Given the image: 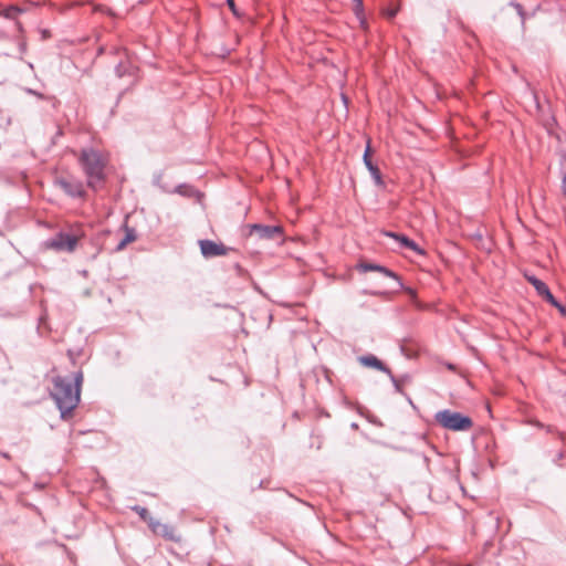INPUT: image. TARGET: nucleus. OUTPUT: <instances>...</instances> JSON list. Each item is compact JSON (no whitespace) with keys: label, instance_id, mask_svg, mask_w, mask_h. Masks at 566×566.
<instances>
[{"label":"nucleus","instance_id":"obj_1","mask_svg":"<svg viewBox=\"0 0 566 566\" xmlns=\"http://www.w3.org/2000/svg\"><path fill=\"white\" fill-rule=\"evenodd\" d=\"M52 382L51 396L61 412V418L66 420L80 403L83 373L77 371L71 376H55Z\"/></svg>","mask_w":566,"mask_h":566},{"label":"nucleus","instance_id":"obj_2","mask_svg":"<svg viewBox=\"0 0 566 566\" xmlns=\"http://www.w3.org/2000/svg\"><path fill=\"white\" fill-rule=\"evenodd\" d=\"M77 160L86 177L87 187L94 191L101 189L106 180L107 156L90 147L81 150Z\"/></svg>","mask_w":566,"mask_h":566},{"label":"nucleus","instance_id":"obj_3","mask_svg":"<svg viewBox=\"0 0 566 566\" xmlns=\"http://www.w3.org/2000/svg\"><path fill=\"white\" fill-rule=\"evenodd\" d=\"M434 420L442 428L451 431H468L473 427L470 417L450 409L440 410L434 415Z\"/></svg>","mask_w":566,"mask_h":566},{"label":"nucleus","instance_id":"obj_4","mask_svg":"<svg viewBox=\"0 0 566 566\" xmlns=\"http://www.w3.org/2000/svg\"><path fill=\"white\" fill-rule=\"evenodd\" d=\"M54 185L73 199H85L86 197L83 181L74 177H57L54 180Z\"/></svg>","mask_w":566,"mask_h":566},{"label":"nucleus","instance_id":"obj_5","mask_svg":"<svg viewBox=\"0 0 566 566\" xmlns=\"http://www.w3.org/2000/svg\"><path fill=\"white\" fill-rule=\"evenodd\" d=\"M80 237L66 232H59L46 242V247L55 251L73 252L76 249Z\"/></svg>","mask_w":566,"mask_h":566},{"label":"nucleus","instance_id":"obj_6","mask_svg":"<svg viewBox=\"0 0 566 566\" xmlns=\"http://www.w3.org/2000/svg\"><path fill=\"white\" fill-rule=\"evenodd\" d=\"M249 234L252 235L255 233L260 239L265 240H274L276 238H282L284 234L283 227L281 226H268L254 223L249 226Z\"/></svg>","mask_w":566,"mask_h":566},{"label":"nucleus","instance_id":"obj_7","mask_svg":"<svg viewBox=\"0 0 566 566\" xmlns=\"http://www.w3.org/2000/svg\"><path fill=\"white\" fill-rule=\"evenodd\" d=\"M200 250L203 256L206 258H213V256H221L228 254L230 251H232V248L226 247L222 243H217L211 240H201L199 242Z\"/></svg>","mask_w":566,"mask_h":566},{"label":"nucleus","instance_id":"obj_8","mask_svg":"<svg viewBox=\"0 0 566 566\" xmlns=\"http://www.w3.org/2000/svg\"><path fill=\"white\" fill-rule=\"evenodd\" d=\"M527 281L534 286L537 294L541 295L545 301L559 308L562 312H565V308L554 297L546 283L535 276H527Z\"/></svg>","mask_w":566,"mask_h":566},{"label":"nucleus","instance_id":"obj_9","mask_svg":"<svg viewBox=\"0 0 566 566\" xmlns=\"http://www.w3.org/2000/svg\"><path fill=\"white\" fill-rule=\"evenodd\" d=\"M357 268L360 272H373V271L379 272L387 277H391V279L396 280L399 289H402V286H403L402 282L400 281V277L394 271H391L390 269H388L386 266H382V265H379L376 263H370V262H360Z\"/></svg>","mask_w":566,"mask_h":566},{"label":"nucleus","instance_id":"obj_10","mask_svg":"<svg viewBox=\"0 0 566 566\" xmlns=\"http://www.w3.org/2000/svg\"><path fill=\"white\" fill-rule=\"evenodd\" d=\"M358 361L364 366L368 368H375L379 371H382L387 374L392 380H395V377L391 373V370L375 355H364L358 357Z\"/></svg>","mask_w":566,"mask_h":566},{"label":"nucleus","instance_id":"obj_11","mask_svg":"<svg viewBox=\"0 0 566 566\" xmlns=\"http://www.w3.org/2000/svg\"><path fill=\"white\" fill-rule=\"evenodd\" d=\"M384 234L399 241L402 248L412 250V251L417 252L418 254L424 253V251L422 249H420L419 245L413 240L409 239L408 237H406L403 234L395 233L391 231H386V232H384Z\"/></svg>","mask_w":566,"mask_h":566},{"label":"nucleus","instance_id":"obj_12","mask_svg":"<svg viewBox=\"0 0 566 566\" xmlns=\"http://www.w3.org/2000/svg\"><path fill=\"white\" fill-rule=\"evenodd\" d=\"M364 164L367 167V169L369 170V172H370L371 177L374 178L376 185L381 186L384 184L382 182L381 172H380L379 168L376 165H374V163L370 159V146H369V144L367 145L366 150L364 153Z\"/></svg>","mask_w":566,"mask_h":566},{"label":"nucleus","instance_id":"obj_13","mask_svg":"<svg viewBox=\"0 0 566 566\" xmlns=\"http://www.w3.org/2000/svg\"><path fill=\"white\" fill-rule=\"evenodd\" d=\"M126 233L125 237L117 243L115 251H122L124 250L127 244L134 242L136 240V233L135 230L128 227H125Z\"/></svg>","mask_w":566,"mask_h":566},{"label":"nucleus","instance_id":"obj_14","mask_svg":"<svg viewBox=\"0 0 566 566\" xmlns=\"http://www.w3.org/2000/svg\"><path fill=\"white\" fill-rule=\"evenodd\" d=\"M22 12H24V9L18 7V6H9L7 8H4L0 14L7 19H11V20H15L19 14H21Z\"/></svg>","mask_w":566,"mask_h":566},{"label":"nucleus","instance_id":"obj_15","mask_svg":"<svg viewBox=\"0 0 566 566\" xmlns=\"http://www.w3.org/2000/svg\"><path fill=\"white\" fill-rule=\"evenodd\" d=\"M175 192L184 197L190 198L197 193V190L189 185L182 184L175 188Z\"/></svg>","mask_w":566,"mask_h":566},{"label":"nucleus","instance_id":"obj_16","mask_svg":"<svg viewBox=\"0 0 566 566\" xmlns=\"http://www.w3.org/2000/svg\"><path fill=\"white\" fill-rule=\"evenodd\" d=\"M355 1V13L357 15V18L360 20V24L363 28L366 27V21L363 17V0H354Z\"/></svg>","mask_w":566,"mask_h":566},{"label":"nucleus","instance_id":"obj_17","mask_svg":"<svg viewBox=\"0 0 566 566\" xmlns=\"http://www.w3.org/2000/svg\"><path fill=\"white\" fill-rule=\"evenodd\" d=\"M174 533H175V531L171 526H169L167 524H163L158 534L163 535L164 537H166L168 539H175Z\"/></svg>","mask_w":566,"mask_h":566},{"label":"nucleus","instance_id":"obj_18","mask_svg":"<svg viewBox=\"0 0 566 566\" xmlns=\"http://www.w3.org/2000/svg\"><path fill=\"white\" fill-rule=\"evenodd\" d=\"M132 510L136 512L144 522L148 521L150 517V514L146 507L135 505L132 507Z\"/></svg>","mask_w":566,"mask_h":566},{"label":"nucleus","instance_id":"obj_19","mask_svg":"<svg viewBox=\"0 0 566 566\" xmlns=\"http://www.w3.org/2000/svg\"><path fill=\"white\" fill-rule=\"evenodd\" d=\"M146 523L154 533H159V530L163 525L159 521L155 520L151 516L148 518V521H146Z\"/></svg>","mask_w":566,"mask_h":566},{"label":"nucleus","instance_id":"obj_20","mask_svg":"<svg viewBox=\"0 0 566 566\" xmlns=\"http://www.w3.org/2000/svg\"><path fill=\"white\" fill-rule=\"evenodd\" d=\"M511 6L516 10L517 14L522 19V24H524L525 23V19H526V12L524 11L522 4H520L517 2H511Z\"/></svg>","mask_w":566,"mask_h":566},{"label":"nucleus","instance_id":"obj_21","mask_svg":"<svg viewBox=\"0 0 566 566\" xmlns=\"http://www.w3.org/2000/svg\"><path fill=\"white\" fill-rule=\"evenodd\" d=\"M227 4H228L229 9H230L234 14H237V7H235V3H234V0H227Z\"/></svg>","mask_w":566,"mask_h":566},{"label":"nucleus","instance_id":"obj_22","mask_svg":"<svg viewBox=\"0 0 566 566\" xmlns=\"http://www.w3.org/2000/svg\"><path fill=\"white\" fill-rule=\"evenodd\" d=\"M396 13H397L396 9H390V10L387 11V17L389 19H392L396 15Z\"/></svg>","mask_w":566,"mask_h":566},{"label":"nucleus","instance_id":"obj_23","mask_svg":"<svg viewBox=\"0 0 566 566\" xmlns=\"http://www.w3.org/2000/svg\"><path fill=\"white\" fill-rule=\"evenodd\" d=\"M562 189H563V193L566 196V175L563 177V180H562Z\"/></svg>","mask_w":566,"mask_h":566},{"label":"nucleus","instance_id":"obj_24","mask_svg":"<svg viewBox=\"0 0 566 566\" xmlns=\"http://www.w3.org/2000/svg\"><path fill=\"white\" fill-rule=\"evenodd\" d=\"M28 93L33 94V95L38 96L39 98H43V95L41 93H38L33 90H28Z\"/></svg>","mask_w":566,"mask_h":566},{"label":"nucleus","instance_id":"obj_25","mask_svg":"<svg viewBox=\"0 0 566 566\" xmlns=\"http://www.w3.org/2000/svg\"><path fill=\"white\" fill-rule=\"evenodd\" d=\"M563 457H564V453H563V452H558V454H557V460H555V462H557L558 460H560Z\"/></svg>","mask_w":566,"mask_h":566},{"label":"nucleus","instance_id":"obj_26","mask_svg":"<svg viewBox=\"0 0 566 566\" xmlns=\"http://www.w3.org/2000/svg\"><path fill=\"white\" fill-rule=\"evenodd\" d=\"M554 431H555V430H554V428H553V427H551V426H548V427H547V432H554Z\"/></svg>","mask_w":566,"mask_h":566},{"label":"nucleus","instance_id":"obj_27","mask_svg":"<svg viewBox=\"0 0 566 566\" xmlns=\"http://www.w3.org/2000/svg\"><path fill=\"white\" fill-rule=\"evenodd\" d=\"M558 436H559V438H560L562 440H564V439H565V434H564L563 432H558Z\"/></svg>","mask_w":566,"mask_h":566},{"label":"nucleus","instance_id":"obj_28","mask_svg":"<svg viewBox=\"0 0 566 566\" xmlns=\"http://www.w3.org/2000/svg\"><path fill=\"white\" fill-rule=\"evenodd\" d=\"M1 455H2L3 458H6V459H9V458H10V457H9V454H8V453H6V452L1 453Z\"/></svg>","mask_w":566,"mask_h":566}]
</instances>
